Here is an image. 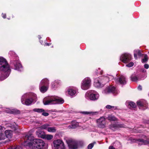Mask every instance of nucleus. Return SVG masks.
<instances>
[{"label": "nucleus", "mask_w": 149, "mask_h": 149, "mask_svg": "<svg viewBox=\"0 0 149 149\" xmlns=\"http://www.w3.org/2000/svg\"><path fill=\"white\" fill-rule=\"evenodd\" d=\"M24 145L32 149H41L45 145L43 141L41 139H34L31 134L26 135L24 137Z\"/></svg>", "instance_id": "obj_1"}, {"label": "nucleus", "mask_w": 149, "mask_h": 149, "mask_svg": "<svg viewBox=\"0 0 149 149\" xmlns=\"http://www.w3.org/2000/svg\"><path fill=\"white\" fill-rule=\"evenodd\" d=\"M10 71L9 65L6 60L2 57H0V71L7 73L3 78H1V80H3L7 78L9 75Z\"/></svg>", "instance_id": "obj_2"}, {"label": "nucleus", "mask_w": 149, "mask_h": 149, "mask_svg": "<svg viewBox=\"0 0 149 149\" xmlns=\"http://www.w3.org/2000/svg\"><path fill=\"white\" fill-rule=\"evenodd\" d=\"M113 77L111 75H107L106 77H101L95 79L94 85L97 87H101L108 82L110 79H112Z\"/></svg>", "instance_id": "obj_3"}, {"label": "nucleus", "mask_w": 149, "mask_h": 149, "mask_svg": "<svg viewBox=\"0 0 149 149\" xmlns=\"http://www.w3.org/2000/svg\"><path fill=\"white\" fill-rule=\"evenodd\" d=\"M64 102L62 98L56 96L49 97L43 100L44 104L45 105L49 104H62Z\"/></svg>", "instance_id": "obj_4"}, {"label": "nucleus", "mask_w": 149, "mask_h": 149, "mask_svg": "<svg viewBox=\"0 0 149 149\" xmlns=\"http://www.w3.org/2000/svg\"><path fill=\"white\" fill-rule=\"evenodd\" d=\"M99 96V93L94 90L89 91L86 93L85 95L86 98L93 101L97 100Z\"/></svg>", "instance_id": "obj_5"}, {"label": "nucleus", "mask_w": 149, "mask_h": 149, "mask_svg": "<svg viewBox=\"0 0 149 149\" xmlns=\"http://www.w3.org/2000/svg\"><path fill=\"white\" fill-rule=\"evenodd\" d=\"M91 80L89 77H86L82 80L81 84V88L83 90H86L91 86Z\"/></svg>", "instance_id": "obj_6"}, {"label": "nucleus", "mask_w": 149, "mask_h": 149, "mask_svg": "<svg viewBox=\"0 0 149 149\" xmlns=\"http://www.w3.org/2000/svg\"><path fill=\"white\" fill-rule=\"evenodd\" d=\"M53 144L54 149H65L64 143L61 139L54 140Z\"/></svg>", "instance_id": "obj_7"}, {"label": "nucleus", "mask_w": 149, "mask_h": 149, "mask_svg": "<svg viewBox=\"0 0 149 149\" xmlns=\"http://www.w3.org/2000/svg\"><path fill=\"white\" fill-rule=\"evenodd\" d=\"M120 59L124 63H127L131 60V55L129 54L124 53L120 56Z\"/></svg>", "instance_id": "obj_8"}, {"label": "nucleus", "mask_w": 149, "mask_h": 149, "mask_svg": "<svg viewBox=\"0 0 149 149\" xmlns=\"http://www.w3.org/2000/svg\"><path fill=\"white\" fill-rule=\"evenodd\" d=\"M116 91V89L113 86H109L107 87L103 91L102 93L104 94H108L112 93H115Z\"/></svg>", "instance_id": "obj_9"}, {"label": "nucleus", "mask_w": 149, "mask_h": 149, "mask_svg": "<svg viewBox=\"0 0 149 149\" xmlns=\"http://www.w3.org/2000/svg\"><path fill=\"white\" fill-rule=\"evenodd\" d=\"M98 127L101 128H104L105 127V119L104 117H101L97 120Z\"/></svg>", "instance_id": "obj_10"}, {"label": "nucleus", "mask_w": 149, "mask_h": 149, "mask_svg": "<svg viewBox=\"0 0 149 149\" xmlns=\"http://www.w3.org/2000/svg\"><path fill=\"white\" fill-rule=\"evenodd\" d=\"M125 125L123 124H121L118 123L110 125L109 127L111 130L114 131L119 128L124 127Z\"/></svg>", "instance_id": "obj_11"}, {"label": "nucleus", "mask_w": 149, "mask_h": 149, "mask_svg": "<svg viewBox=\"0 0 149 149\" xmlns=\"http://www.w3.org/2000/svg\"><path fill=\"white\" fill-rule=\"evenodd\" d=\"M137 103L140 109L144 110L147 108L148 104L146 101L144 100L138 101Z\"/></svg>", "instance_id": "obj_12"}, {"label": "nucleus", "mask_w": 149, "mask_h": 149, "mask_svg": "<svg viewBox=\"0 0 149 149\" xmlns=\"http://www.w3.org/2000/svg\"><path fill=\"white\" fill-rule=\"evenodd\" d=\"M26 95H24L22 96L21 99V102L23 104L26 105H30L33 102V99L31 98H29L25 100L26 98Z\"/></svg>", "instance_id": "obj_13"}, {"label": "nucleus", "mask_w": 149, "mask_h": 149, "mask_svg": "<svg viewBox=\"0 0 149 149\" xmlns=\"http://www.w3.org/2000/svg\"><path fill=\"white\" fill-rule=\"evenodd\" d=\"M64 139L66 141L69 149H74V142L71 139H68L67 137Z\"/></svg>", "instance_id": "obj_14"}, {"label": "nucleus", "mask_w": 149, "mask_h": 149, "mask_svg": "<svg viewBox=\"0 0 149 149\" xmlns=\"http://www.w3.org/2000/svg\"><path fill=\"white\" fill-rule=\"evenodd\" d=\"M13 63L15 66V70L18 71H21L22 70V66L19 60L14 61H13Z\"/></svg>", "instance_id": "obj_15"}, {"label": "nucleus", "mask_w": 149, "mask_h": 149, "mask_svg": "<svg viewBox=\"0 0 149 149\" xmlns=\"http://www.w3.org/2000/svg\"><path fill=\"white\" fill-rule=\"evenodd\" d=\"M114 80L116 82L121 84H124L126 83V78L123 76H121L119 78L114 79Z\"/></svg>", "instance_id": "obj_16"}, {"label": "nucleus", "mask_w": 149, "mask_h": 149, "mask_svg": "<svg viewBox=\"0 0 149 149\" xmlns=\"http://www.w3.org/2000/svg\"><path fill=\"white\" fill-rule=\"evenodd\" d=\"M68 95L72 97H73L74 95V92L73 87H69L67 91Z\"/></svg>", "instance_id": "obj_17"}, {"label": "nucleus", "mask_w": 149, "mask_h": 149, "mask_svg": "<svg viewBox=\"0 0 149 149\" xmlns=\"http://www.w3.org/2000/svg\"><path fill=\"white\" fill-rule=\"evenodd\" d=\"M126 105L129 107L134 108L136 107V104L134 102L130 101H127L125 102Z\"/></svg>", "instance_id": "obj_18"}, {"label": "nucleus", "mask_w": 149, "mask_h": 149, "mask_svg": "<svg viewBox=\"0 0 149 149\" xmlns=\"http://www.w3.org/2000/svg\"><path fill=\"white\" fill-rule=\"evenodd\" d=\"M5 135L6 138H8L9 139H10L12 136V131L10 130H6L5 131Z\"/></svg>", "instance_id": "obj_19"}, {"label": "nucleus", "mask_w": 149, "mask_h": 149, "mask_svg": "<svg viewBox=\"0 0 149 149\" xmlns=\"http://www.w3.org/2000/svg\"><path fill=\"white\" fill-rule=\"evenodd\" d=\"M49 84V80L47 79H44L42 80L40 82V85H42V86H47Z\"/></svg>", "instance_id": "obj_20"}, {"label": "nucleus", "mask_w": 149, "mask_h": 149, "mask_svg": "<svg viewBox=\"0 0 149 149\" xmlns=\"http://www.w3.org/2000/svg\"><path fill=\"white\" fill-rule=\"evenodd\" d=\"M134 56L135 59H137V55L140 56L141 55V51L139 49L135 50L134 51Z\"/></svg>", "instance_id": "obj_21"}, {"label": "nucleus", "mask_w": 149, "mask_h": 149, "mask_svg": "<svg viewBox=\"0 0 149 149\" xmlns=\"http://www.w3.org/2000/svg\"><path fill=\"white\" fill-rule=\"evenodd\" d=\"M36 134L39 137L43 139L45 134L44 132L41 131H38L36 132Z\"/></svg>", "instance_id": "obj_22"}, {"label": "nucleus", "mask_w": 149, "mask_h": 149, "mask_svg": "<svg viewBox=\"0 0 149 149\" xmlns=\"http://www.w3.org/2000/svg\"><path fill=\"white\" fill-rule=\"evenodd\" d=\"M40 90L41 92L44 93L45 92L48 88V86L40 85Z\"/></svg>", "instance_id": "obj_23"}, {"label": "nucleus", "mask_w": 149, "mask_h": 149, "mask_svg": "<svg viewBox=\"0 0 149 149\" xmlns=\"http://www.w3.org/2000/svg\"><path fill=\"white\" fill-rule=\"evenodd\" d=\"M81 113L84 115H95L97 112H93L92 111H82Z\"/></svg>", "instance_id": "obj_24"}, {"label": "nucleus", "mask_w": 149, "mask_h": 149, "mask_svg": "<svg viewBox=\"0 0 149 149\" xmlns=\"http://www.w3.org/2000/svg\"><path fill=\"white\" fill-rule=\"evenodd\" d=\"M138 141L141 144L146 145L149 144V140H144L143 139H139Z\"/></svg>", "instance_id": "obj_25"}, {"label": "nucleus", "mask_w": 149, "mask_h": 149, "mask_svg": "<svg viewBox=\"0 0 149 149\" xmlns=\"http://www.w3.org/2000/svg\"><path fill=\"white\" fill-rule=\"evenodd\" d=\"M47 130L49 132H55L56 131V129L55 127H50L47 128Z\"/></svg>", "instance_id": "obj_26"}, {"label": "nucleus", "mask_w": 149, "mask_h": 149, "mask_svg": "<svg viewBox=\"0 0 149 149\" xmlns=\"http://www.w3.org/2000/svg\"><path fill=\"white\" fill-rule=\"evenodd\" d=\"M83 145V143L81 141H77L76 142H75V149L76 148L81 147Z\"/></svg>", "instance_id": "obj_27"}, {"label": "nucleus", "mask_w": 149, "mask_h": 149, "mask_svg": "<svg viewBox=\"0 0 149 149\" xmlns=\"http://www.w3.org/2000/svg\"><path fill=\"white\" fill-rule=\"evenodd\" d=\"M53 136L50 134H45L43 139H45L47 140H50L53 138Z\"/></svg>", "instance_id": "obj_28"}, {"label": "nucleus", "mask_w": 149, "mask_h": 149, "mask_svg": "<svg viewBox=\"0 0 149 149\" xmlns=\"http://www.w3.org/2000/svg\"><path fill=\"white\" fill-rule=\"evenodd\" d=\"M107 119L110 121H115L117 120V118L111 115L108 116Z\"/></svg>", "instance_id": "obj_29"}, {"label": "nucleus", "mask_w": 149, "mask_h": 149, "mask_svg": "<svg viewBox=\"0 0 149 149\" xmlns=\"http://www.w3.org/2000/svg\"><path fill=\"white\" fill-rule=\"evenodd\" d=\"M106 108L107 109H111V110H116L118 109L117 107L112 106L108 105L106 106Z\"/></svg>", "instance_id": "obj_30"}, {"label": "nucleus", "mask_w": 149, "mask_h": 149, "mask_svg": "<svg viewBox=\"0 0 149 149\" xmlns=\"http://www.w3.org/2000/svg\"><path fill=\"white\" fill-rule=\"evenodd\" d=\"M33 111L35 112L40 113L44 111V110L42 109L35 108L33 109Z\"/></svg>", "instance_id": "obj_31"}, {"label": "nucleus", "mask_w": 149, "mask_h": 149, "mask_svg": "<svg viewBox=\"0 0 149 149\" xmlns=\"http://www.w3.org/2000/svg\"><path fill=\"white\" fill-rule=\"evenodd\" d=\"M148 58L147 55L145 54L144 58L142 60V62L143 63L146 62L148 61Z\"/></svg>", "instance_id": "obj_32"}, {"label": "nucleus", "mask_w": 149, "mask_h": 149, "mask_svg": "<svg viewBox=\"0 0 149 149\" xmlns=\"http://www.w3.org/2000/svg\"><path fill=\"white\" fill-rule=\"evenodd\" d=\"M6 112L10 113H20V112L19 111H15L13 110H7Z\"/></svg>", "instance_id": "obj_33"}, {"label": "nucleus", "mask_w": 149, "mask_h": 149, "mask_svg": "<svg viewBox=\"0 0 149 149\" xmlns=\"http://www.w3.org/2000/svg\"><path fill=\"white\" fill-rule=\"evenodd\" d=\"M49 126V125L48 124H46L42 125L40 127V128L41 129H47V128H48V127Z\"/></svg>", "instance_id": "obj_34"}, {"label": "nucleus", "mask_w": 149, "mask_h": 149, "mask_svg": "<svg viewBox=\"0 0 149 149\" xmlns=\"http://www.w3.org/2000/svg\"><path fill=\"white\" fill-rule=\"evenodd\" d=\"M131 80L134 81H136L137 80H139L137 77L136 76H132L131 77Z\"/></svg>", "instance_id": "obj_35"}, {"label": "nucleus", "mask_w": 149, "mask_h": 149, "mask_svg": "<svg viewBox=\"0 0 149 149\" xmlns=\"http://www.w3.org/2000/svg\"><path fill=\"white\" fill-rule=\"evenodd\" d=\"M5 135L2 133L0 134V141L4 140L6 139Z\"/></svg>", "instance_id": "obj_36"}, {"label": "nucleus", "mask_w": 149, "mask_h": 149, "mask_svg": "<svg viewBox=\"0 0 149 149\" xmlns=\"http://www.w3.org/2000/svg\"><path fill=\"white\" fill-rule=\"evenodd\" d=\"M95 143V142H94L93 143H92L88 146V149H91L94 146V144Z\"/></svg>", "instance_id": "obj_37"}, {"label": "nucleus", "mask_w": 149, "mask_h": 149, "mask_svg": "<svg viewBox=\"0 0 149 149\" xmlns=\"http://www.w3.org/2000/svg\"><path fill=\"white\" fill-rule=\"evenodd\" d=\"M134 63L132 62H131L126 65V66L128 67H131L132 66L134 65Z\"/></svg>", "instance_id": "obj_38"}, {"label": "nucleus", "mask_w": 149, "mask_h": 149, "mask_svg": "<svg viewBox=\"0 0 149 149\" xmlns=\"http://www.w3.org/2000/svg\"><path fill=\"white\" fill-rule=\"evenodd\" d=\"M9 149H22V147L19 146H17L15 147H13L12 148H10Z\"/></svg>", "instance_id": "obj_39"}, {"label": "nucleus", "mask_w": 149, "mask_h": 149, "mask_svg": "<svg viewBox=\"0 0 149 149\" xmlns=\"http://www.w3.org/2000/svg\"><path fill=\"white\" fill-rule=\"evenodd\" d=\"M42 115L45 116H47L49 115V114L47 112H44V111L42 112Z\"/></svg>", "instance_id": "obj_40"}, {"label": "nucleus", "mask_w": 149, "mask_h": 149, "mask_svg": "<svg viewBox=\"0 0 149 149\" xmlns=\"http://www.w3.org/2000/svg\"><path fill=\"white\" fill-rule=\"evenodd\" d=\"M74 125L73 124H72L71 125H69L68 126L69 129H74Z\"/></svg>", "instance_id": "obj_41"}, {"label": "nucleus", "mask_w": 149, "mask_h": 149, "mask_svg": "<svg viewBox=\"0 0 149 149\" xmlns=\"http://www.w3.org/2000/svg\"><path fill=\"white\" fill-rule=\"evenodd\" d=\"M144 67L145 68L148 69L149 67V65L148 64H145L144 65Z\"/></svg>", "instance_id": "obj_42"}, {"label": "nucleus", "mask_w": 149, "mask_h": 149, "mask_svg": "<svg viewBox=\"0 0 149 149\" xmlns=\"http://www.w3.org/2000/svg\"><path fill=\"white\" fill-rule=\"evenodd\" d=\"M109 149H115V148L112 146H110L109 148Z\"/></svg>", "instance_id": "obj_43"}, {"label": "nucleus", "mask_w": 149, "mask_h": 149, "mask_svg": "<svg viewBox=\"0 0 149 149\" xmlns=\"http://www.w3.org/2000/svg\"><path fill=\"white\" fill-rule=\"evenodd\" d=\"M75 94L77 93V94L78 93V89L75 88Z\"/></svg>", "instance_id": "obj_44"}, {"label": "nucleus", "mask_w": 149, "mask_h": 149, "mask_svg": "<svg viewBox=\"0 0 149 149\" xmlns=\"http://www.w3.org/2000/svg\"><path fill=\"white\" fill-rule=\"evenodd\" d=\"M2 14L3 15L2 16V17L4 18H5L6 17V14H3V13H2Z\"/></svg>", "instance_id": "obj_45"}, {"label": "nucleus", "mask_w": 149, "mask_h": 149, "mask_svg": "<svg viewBox=\"0 0 149 149\" xmlns=\"http://www.w3.org/2000/svg\"><path fill=\"white\" fill-rule=\"evenodd\" d=\"M138 88L139 90H141L142 89L141 86H139Z\"/></svg>", "instance_id": "obj_46"}, {"label": "nucleus", "mask_w": 149, "mask_h": 149, "mask_svg": "<svg viewBox=\"0 0 149 149\" xmlns=\"http://www.w3.org/2000/svg\"><path fill=\"white\" fill-rule=\"evenodd\" d=\"M4 128L2 126H0V130H3Z\"/></svg>", "instance_id": "obj_47"}, {"label": "nucleus", "mask_w": 149, "mask_h": 149, "mask_svg": "<svg viewBox=\"0 0 149 149\" xmlns=\"http://www.w3.org/2000/svg\"><path fill=\"white\" fill-rule=\"evenodd\" d=\"M142 72H146V70L144 69H143L142 70Z\"/></svg>", "instance_id": "obj_48"}, {"label": "nucleus", "mask_w": 149, "mask_h": 149, "mask_svg": "<svg viewBox=\"0 0 149 149\" xmlns=\"http://www.w3.org/2000/svg\"><path fill=\"white\" fill-rule=\"evenodd\" d=\"M75 127L78 126V123H75Z\"/></svg>", "instance_id": "obj_49"}, {"label": "nucleus", "mask_w": 149, "mask_h": 149, "mask_svg": "<svg viewBox=\"0 0 149 149\" xmlns=\"http://www.w3.org/2000/svg\"><path fill=\"white\" fill-rule=\"evenodd\" d=\"M53 83H52V88H54V85Z\"/></svg>", "instance_id": "obj_50"}, {"label": "nucleus", "mask_w": 149, "mask_h": 149, "mask_svg": "<svg viewBox=\"0 0 149 149\" xmlns=\"http://www.w3.org/2000/svg\"><path fill=\"white\" fill-rule=\"evenodd\" d=\"M46 45H48V46H49V44H48V43H47V44H46Z\"/></svg>", "instance_id": "obj_51"}, {"label": "nucleus", "mask_w": 149, "mask_h": 149, "mask_svg": "<svg viewBox=\"0 0 149 149\" xmlns=\"http://www.w3.org/2000/svg\"><path fill=\"white\" fill-rule=\"evenodd\" d=\"M41 38V37H39V39H40Z\"/></svg>", "instance_id": "obj_52"}, {"label": "nucleus", "mask_w": 149, "mask_h": 149, "mask_svg": "<svg viewBox=\"0 0 149 149\" xmlns=\"http://www.w3.org/2000/svg\"><path fill=\"white\" fill-rule=\"evenodd\" d=\"M148 53L149 54V51L148 52Z\"/></svg>", "instance_id": "obj_53"}]
</instances>
